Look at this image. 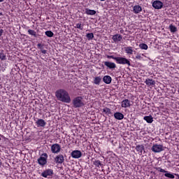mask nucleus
<instances>
[{"label":"nucleus","mask_w":179,"mask_h":179,"mask_svg":"<svg viewBox=\"0 0 179 179\" xmlns=\"http://www.w3.org/2000/svg\"><path fill=\"white\" fill-rule=\"evenodd\" d=\"M55 96L59 101L71 103V96H69V94L65 90H58L55 92Z\"/></svg>","instance_id":"obj_1"},{"label":"nucleus","mask_w":179,"mask_h":179,"mask_svg":"<svg viewBox=\"0 0 179 179\" xmlns=\"http://www.w3.org/2000/svg\"><path fill=\"white\" fill-rule=\"evenodd\" d=\"M115 59L117 64H119L120 65H128V66H131V62L125 57H117Z\"/></svg>","instance_id":"obj_2"},{"label":"nucleus","mask_w":179,"mask_h":179,"mask_svg":"<svg viewBox=\"0 0 179 179\" xmlns=\"http://www.w3.org/2000/svg\"><path fill=\"white\" fill-rule=\"evenodd\" d=\"M48 155L47 153H43L41 155V157L38 159V163L40 166H45L47 164V158Z\"/></svg>","instance_id":"obj_3"},{"label":"nucleus","mask_w":179,"mask_h":179,"mask_svg":"<svg viewBox=\"0 0 179 179\" xmlns=\"http://www.w3.org/2000/svg\"><path fill=\"white\" fill-rule=\"evenodd\" d=\"M50 150L52 153L58 155L61 152V145L58 143H55L51 145Z\"/></svg>","instance_id":"obj_4"},{"label":"nucleus","mask_w":179,"mask_h":179,"mask_svg":"<svg viewBox=\"0 0 179 179\" xmlns=\"http://www.w3.org/2000/svg\"><path fill=\"white\" fill-rule=\"evenodd\" d=\"M151 150L154 152V153H160V152H163L164 149L163 148L162 145H159V144H155L152 148Z\"/></svg>","instance_id":"obj_5"},{"label":"nucleus","mask_w":179,"mask_h":179,"mask_svg":"<svg viewBox=\"0 0 179 179\" xmlns=\"http://www.w3.org/2000/svg\"><path fill=\"white\" fill-rule=\"evenodd\" d=\"M73 106L76 108L82 107L84 106L83 101H82V97L78 96L74 99Z\"/></svg>","instance_id":"obj_6"},{"label":"nucleus","mask_w":179,"mask_h":179,"mask_svg":"<svg viewBox=\"0 0 179 179\" xmlns=\"http://www.w3.org/2000/svg\"><path fill=\"white\" fill-rule=\"evenodd\" d=\"M64 162H65V158L63 155L59 154L55 157V163L56 164H62Z\"/></svg>","instance_id":"obj_7"},{"label":"nucleus","mask_w":179,"mask_h":179,"mask_svg":"<svg viewBox=\"0 0 179 179\" xmlns=\"http://www.w3.org/2000/svg\"><path fill=\"white\" fill-rule=\"evenodd\" d=\"M152 8H155V9H162L163 8V2L155 0L152 2Z\"/></svg>","instance_id":"obj_8"},{"label":"nucleus","mask_w":179,"mask_h":179,"mask_svg":"<svg viewBox=\"0 0 179 179\" xmlns=\"http://www.w3.org/2000/svg\"><path fill=\"white\" fill-rule=\"evenodd\" d=\"M53 174L54 171H52V169H47L41 173V176L42 177L47 178L48 177H51V176H52Z\"/></svg>","instance_id":"obj_9"},{"label":"nucleus","mask_w":179,"mask_h":179,"mask_svg":"<svg viewBox=\"0 0 179 179\" xmlns=\"http://www.w3.org/2000/svg\"><path fill=\"white\" fill-rule=\"evenodd\" d=\"M131 101H129V99H124L121 102V107L122 108H128L131 107Z\"/></svg>","instance_id":"obj_10"},{"label":"nucleus","mask_w":179,"mask_h":179,"mask_svg":"<svg viewBox=\"0 0 179 179\" xmlns=\"http://www.w3.org/2000/svg\"><path fill=\"white\" fill-rule=\"evenodd\" d=\"M71 157L73 159H79L82 157V152L79 150H74L71 152Z\"/></svg>","instance_id":"obj_11"},{"label":"nucleus","mask_w":179,"mask_h":179,"mask_svg":"<svg viewBox=\"0 0 179 179\" xmlns=\"http://www.w3.org/2000/svg\"><path fill=\"white\" fill-rule=\"evenodd\" d=\"M104 65L109 69H115V68H117L115 63L111 62H104Z\"/></svg>","instance_id":"obj_12"},{"label":"nucleus","mask_w":179,"mask_h":179,"mask_svg":"<svg viewBox=\"0 0 179 179\" xmlns=\"http://www.w3.org/2000/svg\"><path fill=\"white\" fill-rule=\"evenodd\" d=\"M36 124L37 125L38 127H43L44 128V127H45V125H47V122H45V120H43V119H38L36 121Z\"/></svg>","instance_id":"obj_13"},{"label":"nucleus","mask_w":179,"mask_h":179,"mask_svg":"<svg viewBox=\"0 0 179 179\" xmlns=\"http://www.w3.org/2000/svg\"><path fill=\"white\" fill-rule=\"evenodd\" d=\"M133 12L136 15H138V13H140V12H142V7L139 5L134 6L133 7Z\"/></svg>","instance_id":"obj_14"},{"label":"nucleus","mask_w":179,"mask_h":179,"mask_svg":"<svg viewBox=\"0 0 179 179\" xmlns=\"http://www.w3.org/2000/svg\"><path fill=\"white\" fill-rule=\"evenodd\" d=\"M124 51L126 54H127L128 55H132V54H134V48L131 46L125 47Z\"/></svg>","instance_id":"obj_15"},{"label":"nucleus","mask_w":179,"mask_h":179,"mask_svg":"<svg viewBox=\"0 0 179 179\" xmlns=\"http://www.w3.org/2000/svg\"><path fill=\"white\" fill-rule=\"evenodd\" d=\"M112 38L114 43H118V41H121V40H122V36L120 34H115L113 36Z\"/></svg>","instance_id":"obj_16"},{"label":"nucleus","mask_w":179,"mask_h":179,"mask_svg":"<svg viewBox=\"0 0 179 179\" xmlns=\"http://www.w3.org/2000/svg\"><path fill=\"white\" fill-rule=\"evenodd\" d=\"M113 80V79L111 78V76H105L103 78V81L104 82V83H106V85H110V83H111V81Z\"/></svg>","instance_id":"obj_17"},{"label":"nucleus","mask_w":179,"mask_h":179,"mask_svg":"<svg viewBox=\"0 0 179 179\" xmlns=\"http://www.w3.org/2000/svg\"><path fill=\"white\" fill-rule=\"evenodd\" d=\"M114 117L115 118V120H124V114L120 112H116L114 113Z\"/></svg>","instance_id":"obj_18"},{"label":"nucleus","mask_w":179,"mask_h":179,"mask_svg":"<svg viewBox=\"0 0 179 179\" xmlns=\"http://www.w3.org/2000/svg\"><path fill=\"white\" fill-rule=\"evenodd\" d=\"M136 150H137V152H138V155H142V152H143V150H145V146H143V145H137L136 147Z\"/></svg>","instance_id":"obj_19"},{"label":"nucleus","mask_w":179,"mask_h":179,"mask_svg":"<svg viewBox=\"0 0 179 179\" xmlns=\"http://www.w3.org/2000/svg\"><path fill=\"white\" fill-rule=\"evenodd\" d=\"M143 120L148 122V124H152L153 122V117L152 115L145 116Z\"/></svg>","instance_id":"obj_20"},{"label":"nucleus","mask_w":179,"mask_h":179,"mask_svg":"<svg viewBox=\"0 0 179 179\" xmlns=\"http://www.w3.org/2000/svg\"><path fill=\"white\" fill-rule=\"evenodd\" d=\"M145 83H146L148 86H153V85H156V82L153 80V79H146Z\"/></svg>","instance_id":"obj_21"},{"label":"nucleus","mask_w":179,"mask_h":179,"mask_svg":"<svg viewBox=\"0 0 179 179\" xmlns=\"http://www.w3.org/2000/svg\"><path fill=\"white\" fill-rule=\"evenodd\" d=\"M85 13L87 15H90V16H93L94 15H96V10H90L89 8H86L85 9Z\"/></svg>","instance_id":"obj_22"},{"label":"nucleus","mask_w":179,"mask_h":179,"mask_svg":"<svg viewBox=\"0 0 179 179\" xmlns=\"http://www.w3.org/2000/svg\"><path fill=\"white\" fill-rule=\"evenodd\" d=\"M0 59L1 61H6V53L3 50L0 52Z\"/></svg>","instance_id":"obj_23"},{"label":"nucleus","mask_w":179,"mask_h":179,"mask_svg":"<svg viewBox=\"0 0 179 179\" xmlns=\"http://www.w3.org/2000/svg\"><path fill=\"white\" fill-rule=\"evenodd\" d=\"M100 82H101V78L100 76L94 78V85H100Z\"/></svg>","instance_id":"obj_24"},{"label":"nucleus","mask_w":179,"mask_h":179,"mask_svg":"<svg viewBox=\"0 0 179 179\" xmlns=\"http://www.w3.org/2000/svg\"><path fill=\"white\" fill-rule=\"evenodd\" d=\"M102 112L105 113L106 115H109V114H111V109L108 108H104L102 109Z\"/></svg>","instance_id":"obj_25"},{"label":"nucleus","mask_w":179,"mask_h":179,"mask_svg":"<svg viewBox=\"0 0 179 179\" xmlns=\"http://www.w3.org/2000/svg\"><path fill=\"white\" fill-rule=\"evenodd\" d=\"M169 29L171 33H176V31H177V27L174 25L171 24Z\"/></svg>","instance_id":"obj_26"},{"label":"nucleus","mask_w":179,"mask_h":179,"mask_svg":"<svg viewBox=\"0 0 179 179\" xmlns=\"http://www.w3.org/2000/svg\"><path fill=\"white\" fill-rule=\"evenodd\" d=\"M45 36L48 37H53L54 36V33L51 31H46L45 32Z\"/></svg>","instance_id":"obj_27"},{"label":"nucleus","mask_w":179,"mask_h":179,"mask_svg":"<svg viewBox=\"0 0 179 179\" xmlns=\"http://www.w3.org/2000/svg\"><path fill=\"white\" fill-rule=\"evenodd\" d=\"M139 47L141 50H148V45H146L145 43L139 44Z\"/></svg>","instance_id":"obj_28"},{"label":"nucleus","mask_w":179,"mask_h":179,"mask_svg":"<svg viewBox=\"0 0 179 179\" xmlns=\"http://www.w3.org/2000/svg\"><path fill=\"white\" fill-rule=\"evenodd\" d=\"M28 34H30V36H34V37H36V36L37 35V34L36 33V31L33 29H29Z\"/></svg>","instance_id":"obj_29"},{"label":"nucleus","mask_w":179,"mask_h":179,"mask_svg":"<svg viewBox=\"0 0 179 179\" xmlns=\"http://www.w3.org/2000/svg\"><path fill=\"white\" fill-rule=\"evenodd\" d=\"M94 166H96V167H101V166H103V164H101V162H100V160H96L94 162Z\"/></svg>","instance_id":"obj_30"},{"label":"nucleus","mask_w":179,"mask_h":179,"mask_svg":"<svg viewBox=\"0 0 179 179\" xmlns=\"http://www.w3.org/2000/svg\"><path fill=\"white\" fill-rule=\"evenodd\" d=\"M86 37L88 38V40H93V38H94V35L93 33H90L87 34Z\"/></svg>","instance_id":"obj_31"},{"label":"nucleus","mask_w":179,"mask_h":179,"mask_svg":"<svg viewBox=\"0 0 179 179\" xmlns=\"http://www.w3.org/2000/svg\"><path fill=\"white\" fill-rule=\"evenodd\" d=\"M164 176L167 177L168 178H174V176L173 175V173H165Z\"/></svg>","instance_id":"obj_32"},{"label":"nucleus","mask_w":179,"mask_h":179,"mask_svg":"<svg viewBox=\"0 0 179 179\" xmlns=\"http://www.w3.org/2000/svg\"><path fill=\"white\" fill-rule=\"evenodd\" d=\"M76 27L77 29H80V30H83V27L82 26V24H80V23L76 24Z\"/></svg>","instance_id":"obj_33"},{"label":"nucleus","mask_w":179,"mask_h":179,"mask_svg":"<svg viewBox=\"0 0 179 179\" xmlns=\"http://www.w3.org/2000/svg\"><path fill=\"white\" fill-rule=\"evenodd\" d=\"M136 59H138L139 61H141V59H143V57H142V55L137 54L136 56Z\"/></svg>","instance_id":"obj_34"},{"label":"nucleus","mask_w":179,"mask_h":179,"mask_svg":"<svg viewBox=\"0 0 179 179\" xmlns=\"http://www.w3.org/2000/svg\"><path fill=\"white\" fill-rule=\"evenodd\" d=\"M157 170L160 171V173H167V171L162 168H157Z\"/></svg>","instance_id":"obj_35"},{"label":"nucleus","mask_w":179,"mask_h":179,"mask_svg":"<svg viewBox=\"0 0 179 179\" xmlns=\"http://www.w3.org/2000/svg\"><path fill=\"white\" fill-rule=\"evenodd\" d=\"M106 57L108 58L109 59H115V58H117V57H114L113 55H107Z\"/></svg>","instance_id":"obj_36"},{"label":"nucleus","mask_w":179,"mask_h":179,"mask_svg":"<svg viewBox=\"0 0 179 179\" xmlns=\"http://www.w3.org/2000/svg\"><path fill=\"white\" fill-rule=\"evenodd\" d=\"M42 54H47V50H41Z\"/></svg>","instance_id":"obj_37"},{"label":"nucleus","mask_w":179,"mask_h":179,"mask_svg":"<svg viewBox=\"0 0 179 179\" xmlns=\"http://www.w3.org/2000/svg\"><path fill=\"white\" fill-rule=\"evenodd\" d=\"M3 34V29H0V37Z\"/></svg>","instance_id":"obj_38"},{"label":"nucleus","mask_w":179,"mask_h":179,"mask_svg":"<svg viewBox=\"0 0 179 179\" xmlns=\"http://www.w3.org/2000/svg\"><path fill=\"white\" fill-rule=\"evenodd\" d=\"M37 46L38 47V48H41V47H43L41 43H38Z\"/></svg>","instance_id":"obj_39"},{"label":"nucleus","mask_w":179,"mask_h":179,"mask_svg":"<svg viewBox=\"0 0 179 179\" xmlns=\"http://www.w3.org/2000/svg\"><path fill=\"white\" fill-rule=\"evenodd\" d=\"M2 166V161L0 159V167Z\"/></svg>","instance_id":"obj_40"},{"label":"nucleus","mask_w":179,"mask_h":179,"mask_svg":"<svg viewBox=\"0 0 179 179\" xmlns=\"http://www.w3.org/2000/svg\"><path fill=\"white\" fill-rule=\"evenodd\" d=\"M175 176H177L178 178L179 179V175L178 174H175Z\"/></svg>","instance_id":"obj_41"},{"label":"nucleus","mask_w":179,"mask_h":179,"mask_svg":"<svg viewBox=\"0 0 179 179\" xmlns=\"http://www.w3.org/2000/svg\"><path fill=\"white\" fill-rule=\"evenodd\" d=\"M3 1H5V0H0V2H3Z\"/></svg>","instance_id":"obj_42"},{"label":"nucleus","mask_w":179,"mask_h":179,"mask_svg":"<svg viewBox=\"0 0 179 179\" xmlns=\"http://www.w3.org/2000/svg\"><path fill=\"white\" fill-rule=\"evenodd\" d=\"M100 1H106V0H100Z\"/></svg>","instance_id":"obj_43"}]
</instances>
